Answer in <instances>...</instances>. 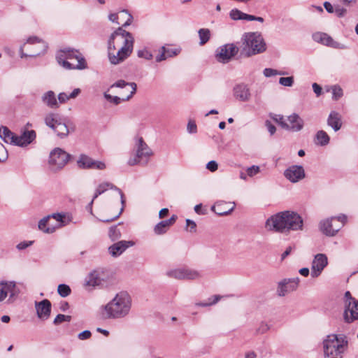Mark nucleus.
Wrapping results in <instances>:
<instances>
[{"mask_svg":"<svg viewBox=\"0 0 358 358\" xmlns=\"http://www.w3.org/2000/svg\"><path fill=\"white\" fill-rule=\"evenodd\" d=\"M265 226L269 231L288 234L291 231H302L303 220L296 212L285 210L269 217Z\"/></svg>","mask_w":358,"mask_h":358,"instance_id":"1","label":"nucleus"},{"mask_svg":"<svg viewBox=\"0 0 358 358\" xmlns=\"http://www.w3.org/2000/svg\"><path fill=\"white\" fill-rule=\"evenodd\" d=\"M131 306V296L127 292H120L100 309L105 318L116 320L127 317L130 313Z\"/></svg>","mask_w":358,"mask_h":358,"instance_id":"2","label":"nucleus"},{"mask_svg":"<svg viewBox=\"0 0 358 358\" xmlns=\"http://www.w3.org/2000/svg\"><path fill=\"white\" fill-rule=\"evenodd\" d=\"M241 55L249 57L266 51V42L259 32L245 33L241 39Z\"/></svg>","mask_w":358,"mask_h":358,"instance_id":"3","label":"nucleus"},{"mask_svg":"<svg viewBox=\"0 0 358 358\" xmlns=\"http://www.w3.org/2000/svg\"><path fill=\"white\" fill-rule=\"evenodd\" d=\"M348 347V341L344 334H330L323 341L324 358H343Z\"/></svg>","mask_w":358,"mask_h":358,"instance_id":"4","label":"nucleus"},{"mask_svg":"<svg viewBox=\"0 0 358 358\" xmlns=\"http://www.w3.org/2000/svg\"><path fill=\"white\" fill-rule=\"evenodd\" d=\"M59 64L66 69H85L87 63L82 54L78 50H62L57 55Z\"/></svg>","mask_w":358,"mask_h":358,"instance_id":"5","label":"nucleus"},{"mask_svg":"<svg viewBox=\"0 0 358 358\" xmlns=\"http://www.w3.org/2000/svg\"><path fill=\"white\" fill-rule=\"evenodd\" d=\"M134 39L132 34L118 27L110 36L108 41V50L117 49L120 47L134 48Z\"/></svg>","mask_w":358,"mask_h":358,"instance_id":"6","label":"nucleus"},{"mask_svg":"<svg viewBox=\"0 0 358 358\" xmlns=\"http://www.w3.org/2000/svg\"><path fill=\"white\" fill-rule=\"evenodd\" d=\"M48 48L47 43L36 36L29 37L24 46L20 49V57L22 58L27 57H36L46 52Z\"/></svg>","mask_w":358,"mask_h":358,"instance_id":"7","label":"nucleus"},{"mask_svg":"<svg viewBox=\"0 0 358 358\" xmlns=\"http://www.w3.org/2000/svg\"><path fill=\"white\" fill-rule=\"evenodd\" d=\"M152 155V150L144 142L142 138L138 139L136 143V154L134 157H131L128 160L129 166L137 164H146L149 157Z\"/></svg>","mask_w":358,"mask_h":358,"instance_id":"8","label":"nucleus"},{"mask_svg":"<svg viewBox=\"0 0 358 358\" xmlns=\"http://www.w3.org/2000/svg\"><path fill=\"white\" fill-rule=\"evenodd\" d=\"M70 159V155L64 150L56 148L50 153L49 166L52 171H57L64 167Z\"/></svg>","mask_w":358,"mask_h":358,"instance_id":"9","label":"nucleus"},{"mask_svg":"<svg viewBox=\"0 0 358 358\" xmlns=\"http://www.w3.org/2000/svg\"><path fill=\"white\" fill-rule=\"evenodd\" d=\"M45 124L50 127L57 133L60 138L66 136L69 133V129L66 123L62 120L59 115L57 113H50L45 117Z\"/></svg>","mask_w":358,"mask_h":358,"instance_id":"10","label":"nucleus"},{"mask_svg":"<svg viewBox=\"0 0 358 358\" xmlns=\"http://www.w3.org/2000/svg\"><path fill=\"white\" fill-rule=\"evenodd\" d=\"M0 302L3 301L8 296L6 303H13L20 292L16 282L15 281L1 280L0 281Z\"/></svg>","mask_w":358,"mask_h":358,"instance_id":"11","label":"nucleus"},{"mask_svg":"<svg viewBox=\"0 0 358 358\" xmlns=\"http://www.w3.org/2000/svg\"><path fill=\"white\" fill-rule=\"evenodd\" d=\"M108 189H115L119 192V194L120 195L121 203H122V206L120 212L115 216H114L113 217H112L110 219L101 220V221L103 222H110L114 221L117 218H118L120 217V215L122 214V213L123 212L124 206L125 203L124 194L120 188L117 187L116 186H115L114 185H113L110 182H103V183L100 184L97 187V188L95 191L94 195L93 196V199H92V201L90 202V205H92L94 200L96 198H97L99 195L104 193Z\"/></svg>","mask_w":358,"mask_h":358,"instance_id":"12","label":"nucleus"},{"mask_svg":"<svg viewBox=\"0 0 358 358\" xmlns=\"http://www.w3.org/2000/svg\"><path fill=\"white\" fill-rule=\"evenodd\" d=\"M166 275L178 280H196L201 277L199 271L187 267L169 270Z\"/></svg>","mask_w":358,"mask_h":358,"instance_id":"13","label":"nucleus"},{"mask_svg":"<svg viewBox=\"0 0 358 358\" xmlns=\"http://www.w3.org/2000/svg\"><path fill=\"white\" fill-rule=\"evenodd\" d=\"M238 50L239 48L234 43L225 44L217 48L216 58L220 62L227 63L238 54Z\"/></svg>","mask_w":358,"mask_h":358,"instance_id":"14","label":"nucleus"},{"mask_svg":"<svg viewBox=\"0 0 358 358\" xmlns=\"http://www.w3.org/2000/svg\"><path fill=\"white\" fill-rule=\"evenodd\" d=\"M133 51V48L120 47L117 49L108 50V59L110 64L117 65L127 59Z\"/></svg>","mask_w":358,"mask_h":358,"instance_id":"15","label":"nucleus"},{"mask_svg":"<svg viewBox=\"0 0 358 358\" xmlns=\"http://www.w3.org/2000/svg\"><path fill=\"white\" fill-rule=\"evenodd\" d=\"M77 164L80 169H83L103 170L106 169V164L103 162L94 160L85 154L79 156Z\"/></svg>","mask_w":358,"mask_h":358,"instance_id":"16","label":"nucleus"},{"mask_svg":"<svg viewBox=\"0 0 358 358\" xmlns=\"http://www.w3.org/2000/svg\"><path fill=\"white\" fill-rule=\"evenodd\" d=\"M328 264V259L325 254L319 253L315 255L311 264L310 275L312 278L320 276Z\"/></svg>","mask_w":358,"mask_h":358,"instance_id":"17","label":"nucleus"},{"mask_svg":"<svg viewBox=\"0 0 358 358\" xmlns=\"http://www.w3.org/2000/svg\"><path fill=\"white\" fill-rule=\"evenodd\" d=\"M299 282L298 277L294 278L284 279L278 284L277 294L279 296H284L287 293L296 289Z\"/></svg>","mask_w":358,"mask_h":358,"instance_id":"18","label":"nucleus"},{"mask_svg":"<svg viewBox=\"0 0 358 358\" xmlns=\"http://www.w3.org/2000/svg\"><path fill=\"white\" fill-rule=\"evenodd\" d=\"M284 176L289 181L295 183L303 179L306 173L302 166L292 165L285 171Z\"/></svg>","mask_w":358,"mask_h":358,"instance_id":"19","label":"nucleus"},{"mask_svg":"<svg viewBox=\"0 0 358 358\" xmlns=\"http://www.w3.org/2000/svg\"><path fill=\"white\" fill-rule=\"evenodd\" d=\"M334 221L335 217L328 218L320 222V229L326 236H334L342 228V224H334Z\"/></svg>","mask_w":358,"mask_h":358,"instance_id":"20","label":"nucleus"},{"mask_svg":"<svg viewBox=\"0 0 358 358\" xmlns=\"http://www.w3.org/2000/svg\"><path fill=\"white\" fill-rule=\"evenodd\" d=\"M313 38L315 41L320 43L323 45L339 49H345L346 47L335 41L325 33H315L313 35Z\"/></svg>","mask_w":358,"mask_h":358,"instance_id":"21","label":"nucleus"},{"mask_svg":"<svg viewBox=\"0 0 358 358\" xmlns=\"http://www.w3.org/2000/svg\"><path fill=\"white\" fill-rule=\"evenodd\" d=\"M37 316L42 320H48L50 316L51 303L48 299H44L40 302L35 303Z\"/></svg>","mask_w":358,"mask_h":358,"instance_id":"22","label":"nucleus"},{"mask_svg":"<svg viewBox=\"0 0 358 358\" xmlns=\"http://www.w3.org/2000/svg\"><path fill=\"white\" fill-rule=\"evenodd\" d=\"M235 208V203L220 201L216 202L212 207L211 210L218 215L223 216L231 213Z\"/></svg>","mask_w":358,"mask_h":358,"instance_id":"23","label":"nucleus"},{"mask_svg":"<svg viewBox=\"0 0 358 358\" xmlns=\"http://www.w3.org/2000/svg\"><path fill=\"white\" fill-rule=\"evenodd\" d=\"M233 93L234 97L241 101H248L251 96L248 86L244 83L236 85L233 89Z\"/></svg>","mask_w":358,"mask_h":358,"instance_id":"24","label":"nucleus"},{"mask_svg":"<svg viewBox=\"0 0 358 358\" xmlns=\"http://www.w3.org/2000/svg\"><path fill=\"white\" fill-rule=\"evenodd\" d=\"M344 319L348 323L358 320V300L347 303L345 307Z\"/></svg>","mask_w":358,"mask_h":358,"instance_id":"25","label":"nucleus"},{"mask_svg":"<svg viewBox=\"0 0 358 358\" xmlns=\"http://www.w3.org/2000/svg\"><path fill=\"white\" fill-rule=\"evenodd\" d=\"M133 241H120L108 248V252L113 257H118L122 254L128 248L133 246Z\"/></svg>","mask_w":358,"mask_h":358,"instance_id":"26","label":"nucleus"},{"mask_svg":"<svg viewBox=\"0 0 358 358\" xmlns=\"http://www.w3.org/2000/svg\"><path fill=\"white\" fill-rule=\"evenodd\" d=\"M109 20L111 22L116 23L117 24H120V22H119L120 19H126V21L122 24L121 27H126L131 24L133 17L132 15L128 13L127 10H123L120 11L118 14L117 13H111L108 16Z\"/></svg>","mask_w":358,"mask_h":358,"instance_id":"27","label":"nucleus"},{"mask_svg":"<svg viewBox=\"0 0 358 358\" xmlns=\"http://www.w3.org/2000/svg\"><path fill=\"white\" fill-rule=\"evenodd\" d=\"M287 121L289 122V127L287 130L292 131H299L303 127V120L296 113H293L287 117Z\"/></svg>","mask_w":358,"mask_h":358,"instance_id":"28","label":"nucleus"},{"mask_svg":"<svg viewBox=\"0 0 358 358\" xmlns=\"http://www.w3.org/2000/svg\"><path fill=\"white\" fill-rule=\"evenodd\" d=\"M36 138V132L34 130L25 131L20 136H16L15 145L27 146L30 144Z\"/></svg>","mask_w":358,"mask_h":358,"instance_id":"29","label":"nucleus"},{"mask_svg":"<svg viewBox=\"0 0 358 358\" xmlns=\"http://www.w3.org/2000/svg\"><path fill=\"white\" fill-rule=\"evenodd\" d=\"M126 87H130L131 90L130 91V94L127 95L125 98H122V101H128L129 100L133 95L136 92V84L135 83H127L124 80H119L114 83L113 85H110V88L112 89L113 87H118V88H124Z\"/></svg>","mask_w":358,"mask_h":358,"instance_id":"30","label":"nucleus"},{"mask_svg":"<svg viewBox=\"0 0 358 358\" xmlns=\"http://www.w3.org/2000/svg\"><path fill=\"white\" fill-rule=\"evenodd\" d=\"M41 99L43 103L50 108H59V103L53 91L50 90L44 93Z\"/></svg>","mask_w":358,"mask_h":358,"instance_id":"31","label":"nucleus"},{"mask_svg":"<svg viewBox=\"0 0 358 358\" xmlns=\"http://www.w3.org/2000/svg\"><path fill=\"white\" fill-rule=\"evenodd\" d=\"M327 124L332 127L335 131H338L342 126L340 114L336 111L331 112L327 119Z\"/></svg>","mask_w":358,"mask_h":358,"instance_id":"32","label":"nucleus"},{"mask_svg":"<svg viewBox=\"0 0 358 358\" xmlns=\"http://www.w3.org/2000/svg\"><path fill=\"white\" fill-rule=\"evenodd\" d=\"M16 136L8 127H0V138L6 143L15 145L16 141Z\"/></svg>","mask_w":358,"mask_h":358,"instance_id":"33","label":"nucleus"},{"mask_svg":"<svg viewBox=\"0 0 358 358\" xmlns=\"http://www.w3.org/2000/svg\"><path fill=\"white\" fill-rule=\"evenodd\" d=\"M101 282L102 280L97 271H92L85 278V285L87 287H95L96 286L100 285Z\"/></svg>","mask_w":358,"mask_h":358,"instance_id":"34","label":"nucleus"},{"mask_svg":"<svg viewBox=\"0 0 358 358\" xmlns=\"http://www.w3.org/2000/svg\"><path fill=\"white\" fill-rule=\"evenodd\" d=\"M50 216L48 215L41 219L38 222L39 229L47 234L53 233L56 230L57 227L51 224L50 223Z\"/></svg>","mask_w":358,"mask_h":358,"instance_id":"35","label":"nucleus"},{"mask_svg":"<svg viewBox=\"0 0 358 358\" xmlns=\"http://www.w3.org/2000/svg\"><path fill=\"white\" fill-rule=\"evenodd\" d=\"M80 89L76 88L70 94H67L65 92H61L58 94V103H64L71 99L76 98L80 93Z\"/></svg>","mask_w":358,"mask_h":358,"instance_id":"36","label":"nucleus"},{"mask_svg":"<svg viewBox=\"0 0 358 358\" xmlns=\"http://www.w3.org/2000/svg\"><path fill=\"white\" fill-rule=\"evenodd\" d=\"M229 17L233 20H247L252 19L249 14L245 13L237 8H234L229 12Z\"/></svg>","mask_w":358,"mask_h":358,"instance_id":"37","label":"nucleus"},{"mask_svg":"<svg viewBox=\"0 0 358 358\" xmlns=\"http://www.w3.org/2000/svg\"><path fill=\"white\" fill-rule=\"evenodd\" d=\"M315 143L321 146L327 145L329 143V136L323 130L318 131L315 135Z\"/></svg>","mask_w":358,"mask_h":358,"instance_id":"38","label":"nucleus"},{"mask_svg":"<svg viewBox=\"0 0 358 358\" xmlns=\"http://www.w3.org/2000/svg\"><path fill=\"white\" fill-rule=\"evenodd\" d=\"M199 45H205L210 38V31L207 28H201L198 31Z\"/></svg>","mask_w":358,"mask_h":358,"instance_id":"39","label":"nucleus"},{"mask_svg":"<svg viewBox=\"0 0 358 358\" xmlns=\"http://www.w3.org/2000/svg\"><path fill=\"white\" fill-rule=\"evenodd\" d=\"M169 227L170 226L168 224L166 221L163 220L155 225L154 227V232L157 235H162L165 234Z\"/></svg>","mask_w":358,"mask_h":358,"instance_id":"40","label":"nucleus"},{"mask_svg":"<svg viewBox=\"0 0 358 358\" xmlns=\"http://www.w3.org/2000/svg\"><path fill=\"white\" fill-rule=\"evenodd\" d=\"M137 56L139 58H143L146 60H151L153 58L152 53L146 47H144L142 49L138 50H137Z\"/></svg>","mask_w":358,"mask_h":358,"instance_id":"41","label":"nucleus"},{"mask_svg":"<svg viewBox=\"0 0 358 358\" xmlns=\"http://www.w3.org/2000/svg\"><path fill=\"white\" fill-rule=\"evenodd\" d=\"M108 236L113 241H117L121 237V231L116 225L110 227Z\"/></svg>","mask_w":358,"mask_h":358,"instance_id":"42","label":"nucleus"},{"mask_svg":"<svg viewBox=\"0 0 358 358\" xmlns=\"http://www.w3.org/2000/svg\"><path fill=\"white\" fill-rule=\"evenodd\" d=\"M58 294L62 297H66L71 294V288L69 285L65 284H60L57 288Z\"/></svg>","mask_w":358,"mask_h":358,"instance_id":"43","label":"nucleus"},{"mask_svg":"<svg viewBox=\"0 0 358 358\" xmlns=\"http://www.w3.org/2000/svg\"><path fill=\"white\" fill-rule=\"evenodd\" d=\"M49 216H50V218L55 219L58 222L56 225H55V227H57V228L61 227L66 224V222L64 220V215L62 213H53Z\"/></svg>","mask_w":358,"mask_h":358,"instance_id":"44","label":"nucleus"},{"mask_svg":"<svg viewBox=\"0 0 358 358\" xmlns=\"http://www.w3.org/2000/svg\"><path fill=\"white\" fill-rule=\"evenodd\" d=\"M71 320V316L59 314L55 318L53 323L55 325H59L64 322H70Z\"/></svg>","mask_w":358,"mask_h":358,"instance_id":"45","label":"nucleus"},{"mask_svg":"<svg viewBox=\"0 0 358 358\" xmlns=\"http://www.w3.org/2000/svg\"><path fill=\"white\" fill-rule=\"evenodd\" d=\"M104 98L109 102L113 103L115 105H118L121 103L122 101V99L117 96H112L107 92H105L103 94Z\"/></svg>","mask_w":358,"mask_h":358,"instance_id":"46","label":"nucleus"},{"mask_svg":"<svg viewBox=\"0 0 358 358\" xmlns=\"http://www.w3.org/2000/svg\"><path fill=\"white\" fill-rule=\"evenodd\" d=\"M221 298H222V296H220V295H215L212 298H209L208 299L209 301L208 303H196V306H202V307H206V306H208L214 305L216 303H217L218 301Z\"/></svg>","mask_w":358,"mask_h":358,"instance_id":"47","label":"nucleus"},{"mask_svg":"<svg viewBox=\"0 0 358 358\" xmlns=\"http://www.w3.org/2000/svg\"><path fill=\"white\" fill-rule=\"evenodd\" d=\"M343 95L342 88L338 85L332 87V98L334 100L339 99Z\"/></svg>","mask_w":358,"mask_h":358,"instance_id":"48","label":"nucleus"},{"mask_svg":"<svg viewBox=\"0 0 358 358\" xmlns=\"http://www.w3.org/2000/svg\"><path fill=\"white\" fill-rule=\"evenodd\" d=\"M279 83L285 87H291L294 84V78L292 76L281 77L279 79Z\"/></svg>","mask_w":358,"mask_h":358,"instance_id":"49","label":"nucleus"},{"mask_svg":"<svg viewBox=\"0 0 358 358\" xmlns=\"http://www.w3.org/2000/svg\"><path fill=\"white\" fill-rule=\"evenodd\" d=\"M273 120L277 122L283 129H287L289 127L288 123L286 122L284 117L280 115H275Z\"/></svg>","mask_w":358,"mask_h":358,"instance_id":"50","label":"nucleus"},{"mask_svg":"<svg viewBox=\"0 0 358 358\" xmlns=\"http://www.w3.org/2000/svg\"><path fill=\"white\" fill-rule=\"evenodd\" d=\"M159 51V54L155 57L157 62H161L168 59L165 52V46H162Z\"/></svg>","mask_w":358,"mask_h":358,"instance_id":"51","label":"nucleus"},{"mask_svg":"<svg viewBox=\"0 0 358 358\" xmlns=\"http://www.w3.org/2000/svg\"><path fill=\"white\" fill-rule=\"evenodd\" d=\"M246 171L248 176L252 177L257 174L260 171V169L258 166L253 165L250 167H248Z\"/></svg>","mask_w":358,"mask_h":358,"instance_id":"52","label":"nucleus"},{"mask_svg":"<svg viewBox=\"0 0 358 358\" xmlns=\"http://www.w3.org/2000/svg\"><path fill=\"white\" fill-rule=\"evenodd\" d=\"M196 228V224L194 221L187 219L186 220V229L190 232H195Z\"/></svg>","mask_w":358,"mask_h":358,"instance_id":"53","label":"nucleus"},{"mask_svg":"<svg viewBox=\"0 0 358 358\" xmlns=\"http://www.w3.org/2000/svg\"><path fill=\"white\" fill-rule=\"evenodd\" d=\"M165 52L167 56V58H169L178 55L180 52V50L178 49L167 48L165 46Z\"/></svg>","mask_w":358,"mask_h":358,"instance_id":"54","label":"nucleus"},{"mask_svg":"<svg viewBox=\"0 0 358 358\" xmlns=\"http://www.w3.org/2000/svg\"><path fill=\"white\" fill-rule=\"evenodd\" d=\"M334 13L336 14L338 17H341L345 15V14L347 13V9L340 6H336Z\"/></svg>","mask_w":358,"mask_h":358,"instance_id":"55","label":"nucleus"},{"mask_svg":"<svg viewBox=\"0 0 358 358\" xmlns=\"http://www.w3.org/2000/svg\"><path fill=\"white\" fill-rule=\"evenodd\" d=\"M263 73L265 77L268 78L273 76H276L278 73V71L271 68H266L264 69Z\"/></svg>","mask_w":358,"mask_h":358,"instance_id":"56","label":"nucleus"},{"mask_svg":"<svg viewBox=\"0 0 358 358\" xmlns=\"http://www.w3.org/2000/svg\"><path fill=\"white\" fill-rule=\"evenodd\" d=\"M92 336V334H91V331H89V330H85L82 332H80L78 335V338L80 339V340H82V341H84V340H87V339H89Z\"/></svg>","mask_w":358,"mask_h":358,"instance_id":"57","label":"nucleus"},{"mask_svg":"<svg viewBox=\"0 0 358 358\" xmlns=\"http://www.w3.org/2000/svg\"><path fill=\"white\" fill-rule=\"evenodd\" d=\"M187 131L190 134H195L197 131V127L194 122L189 121L187 127Z\"/></svg>","mask_w":358,"mask_h":358,"instance_id":"58","label":"nucleus"},{"mask_svg":"<svg viewBox=\"0 0 358 358\" xmlns=\"http://www.w3.org/2000/svg\"><path fill=\"white\" fill-rule=\"evenodd\" d=\"M206 168H207V169H208L211 172H214V171L217 170L218 165H217V163L215 161L212 160V161H210L206 164Z\"/></svg>","mask_w":358,"mask_h":358,"instance_id":"59","label":"nucleus"},{"mask_svg":"<svg viewBox=\"0 0 358 358\" xmlns=\"http://www.w3.org/2000/svg\"><path fill=\"white\" fill-rule=\"evenodd\" d=\"M8 155L4 146L0 143V162H4L7 159Z\"/></svg>","mask_w":358,"mask_h":358,"instance_id":"60","label":"nucleus"},{"mask_svg":"<svg viewBox=\"0 0 358 358\" xmlns=\"http://www.w3.org/2000/svg\"><path fill=\"white\" fill-rule=\"evenodd\" d=\"M32 243H33L32 241H23V242H20V243H18L16 245V248H17V250H22L26 249L29 246L31 245Z\"/></svg>","mask_w":358,"mask_h":358,"instance_id":"61","label":"nucleus"},{"mask_svg":"<svg viewBox=\"0 0 358 358\" xmlns=\"http://www.w3.org/2000/svg\"><path fill=\"white\" fill-rule=\"evenodd\" d=\"M265 125L271 135L275 134L276 131L275 127L269 120L266 121Z\"/></svg>","mask_w":358,"mask_h":358,"instance_id":"62","label":"nucleus"},{"mask_svg":"<svg viewBox=\"0 0 358 358\" xmlns=\"http://www.w3.org/2000/svg\"><path fill=\"white\" fill-rule=\"evenodd\" d=\"M344 299H345V306H347L348 303H349V302L352 303V302L356 301V299L352 296V295L349 291H347L345 293Z\"/></svg>","mask_w":358,"mask_h":358,"instance_id":"63","label":"nucleus"},{"mask_svg":"<svg viewBox=\"0 0 358 358\" xmlns=\"http://www.w3.org/2000/svg\"><path fill=\"white\" fill-rule=\"evenodd\" d=\"M269 327L267 324L262 323L259 327L257 329L258 334H264L268 330Z\"/></svg>","mask_w":358,"mask_h":358,"instance_id":"64","label":"nucleus"}]
</instances>
